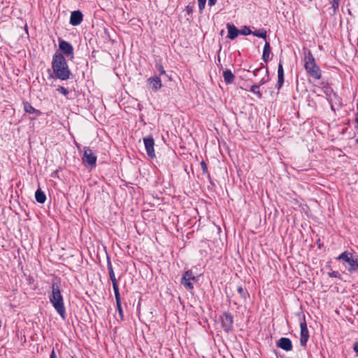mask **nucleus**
Instances as JSON below:
<instances>
[{
  "mask_svg": "<svg viewBox=\"0 0 358 358\" xmlns=\"http://www.w3.org/2000/svg\"><path fill=\"white\" fill-rule=\"evenodd\" d=\"M239 34H242L244 36L250 35L252 34V31L248 27L245 26L243 27V29L239 30Z\"/></svg>",
  "mask_w": 358,
  "mask_h": 358,
  "instance_id": "25",
  "label": "nucleus"
},
{
  "mask_svg": "<svg viewBox=\"0 0 358 358\" xmlns=\"http://www.w3.org/2000/svg\"><path fill=\"white\" fill-rule=\"evenodd\" d=\"M51 288V293L49 296L50 302L60 317L64 320L66 318V308L59 286L57 283L52 282Z\"/></svg>",
  "mask_w": 358,
  "mask_h": 358,
  "instance_id": "2",
  "label": "nucleus"
},
{
  "mask_svg": "<svg viewBox=\"0 0 358 358\" xmlns=\"http://www.w3.org/2000/svg\"><path fill=\"white\" fill-rule=\"evenodd\" d=\"M271 53V47L268 42H266L262 54V59L264 62H267L269 59V55Z\"/></svg>",
  "mask_w": 358,
  "mask_h": 358,
  "instance_id": "17",
  "label": "nucleus"
},
{
  "mask_svg": "<svg viewBox=\"0 0 358 358\" xmlns=\"http://www.w3.org/2000/svg\"><path fill=\"white\" fill-rule=\"evenodd\" d=\"M227 27L228 29V38L231 40H234L238 36L239 30L234 24H228Z\"/></svg>",
  "mask_w": 358,
  "mask_h": 358,
  "instance_id": "14",
  "label": "nucleus"
},
{
  "mask_svg": "<svg viewBox=\"0 0 358 358\" xmlns=\"http://www.w3.org/2000/svg\"><path fill=\"white\" fill-rule=\"evenodd\" d=\"M59 48L66 57H73V48L72 45L62 39L59 40Z\"/></svg>",
  "mask_w": 358,
  "mask_h": 358,
  "instance_id": "7",
  "label": "nucleus"
},
{
  "mask_svg": "<svg viewBox=\"0 0 358 358\" xmlns=\"http://www.w3.org/2000/svg\"><path fill=\"white\" fill-rule=\"evenodd\" d=\"M261 71H264V69L263 68H259V69H257L254 71V75L256 76H257V73L261 72ZM265 72V76L261 79V80L259 81V83L257 84L259 87L261 85H263L264 84L266 83L268 80H269V76H268V69H266L264 71Z\"/></svg>",
  "mask_w": 358,
  "mask_h": 358,
  "instance_id": "15",
  "label": "nucleus"
},
{
  "mask_svg": "<svg viewBox=\"0 0 358 358\" xmlns=\"http://www.w3.org/2000/svg\"><path fill=\"white\" fill-rule=\"evenodd\" d=\"M223 77L225 83L227 84L233 83L235 78L231 71L229 69H227L223 72Z\"/></svg>",
  "mask_w": 358,
  "mask_h": 358,
  "instance_id": "19",
  "label": "nucleus"
},
{
  "mask_svg": "<svg viewBox=\"0 0 358 358\" xmlns=\"http://www.w3.org/2000/svg\"><path fill=\"white\" fill-rule=\"evenodd\" d=\"M206 2V0H198V6L201 11L205 8Z\"/></svg>",
  "mask_w": 358,
  "mask_h": 358,
  "instance_id": "32",
  "label": "nucleus"
},
{
  "mask_svg": "<svg viewBox=\"0 0 358 358\" xmlns=\"http://www.w3.org/2000/svg\"><path fill=\"white\" fill-rule=\"evenodd\" d=\"M35 199L38 203H44L46 200V196L41 189H38L35 192Z\"/></svg>",
  "mask_w": 358,
  "mask_h": 358,
  "instance_id": "18",
  "label": "nucleus"
},
{
  "mask_svg": "<svg viewBox=\"0 0 358 358\" xmlns=\"http://www.w3.org/2000/svg\"><path fill=\"white\" fill-rule=\"evenodd\" d=\"M83 162L90 168H94L96 163V156L89 147L83 148Z\"/></svg>",
  "mask_w": 358,
  "mask_h": 358,
  "instance_id": "6",
  "label": "nucleus"
},
{
  "mask_svg": "<svg viewBox=\"0 0 358 358\" xmlns=\"http://www.w3.org/2000/svg\"><path fill=\"white\" fill-rule=\"evenodd\" d=\"M353 349L358 354V343H355Z\"/></svg>",
  "mask_w": 358,
  "mask_h": 358,
  "instance_id": "40",
  "label": "nucleus"
},
{
  "mask_svg": "<svg viewBox=\"0 0 358 358\" xmlns=\"http://www.w3.org/2000/svg\"><path fill=\"white\" fill-rule=\"evenodd\" d=\"M57 91L64 96H67L69 94V90L62 86L59 87Z\"/></svg>",
  "mask_w": 358,
  "mask_h": 358,
  "instance_id": "26",
  "label": "nucleus"
},
{
  "mask_svg": "<svg viewBox=\"0 0 358 358\" xmlns=\"http://www.w3.org/2000/svg\"><path fill=\"white\" fill-rule=\"evenodd\" d=\"M355 127L358 129V113L356 115L355 122Z\"/></svg>",
  "mask_w": 358,
  "mask_h": 358,
  "instance_id": "38",
  "label": "nucleus"
},
{
  "mask_svg": "<svg viewBox=\"0 0 358 358\" xmlns=\"http://www.w3.org/2000/svg\"><path fill=\"white\" fill-rule=\"evenodd\" d=\"M217 0H208V5L213 6L215 4Z\"/></svg>",
  "mask_w": 358,
  "mask_h": 358,
  "instance_id": "37",
  "label": "nucleus"
},
{
  "mask_svg": "<svg viewBox=\"0 0 358 358\" xmlns=\"http://www.w3.org/2000/svg\"><path fill=\"white\" fill-rule=\"evenodd\" d=\"M261 71H264V69L263 68H259V69H257L254 71V75L256 76H257V73L261 72ZM265 72V76L261 79V80L259 81V83L257 84L259 87L261 85H263L264 84L266 83L268 80H269V76H268V69H266L264 71Z\"/></svg>",
  "mask_w": 358,
  "mask_h": 358,
  "instance_id": "16",
  "label": "nucleus"
},
{
  "mask_svg": "<svg viewBox=\"0 0 358 358\" xmlns=\"http://www.w3.org/2000/svg\"><path fill=\"white\" fill-rule=\"evenodd\" d=\"M116 303H121L120 294L117 284L113 285Z\"/></svg>",
  "mask_w": 358,
  "mask_h": 358,
  "instance_id": "22",
  "label": "nucleus"
},
{
  "mask_svg": "<svg viewBox=\"0 0 358 358\" xmlns=\"http://www.w3.org/2000/svg\"><path fill=\"white\" fill-rule=\"evenodd\" d=\"M198 280V276H196L192 270L185 271L181 278V285L187 290H192L194 289L193 283Z\"/></svg>",
  "mask_w": 358,
  "mask_h": 358,
  "instance_id": "5",
  "label": "nucleus"
},
{
  "mask_svg": "<svg viewBox=\"0 0 358 358\" xmlns=\"http://www.w3.org/2000/svg\"><path fill=\"white\" fill-rule=\"evenodd\" d=\"M300 329H301V333H300V344L301 346H306V343L309 338V333L307 327V324L305 320L303 322H301L300 323Z\"/></svg>",
  "mask_w": 358,
  "mask_h": 358,
  "instance_id": "8",
  "label": "nucleus"
},
{
  "mask_svg": "<svg viewBox=\"0 0 358 358\" xmlns=\"http://www.w3.org/2000/svg\"><path fill=\"white\" fill-rule=\"evenodd\" d=\"M336 259L342 262L343 267L350 273L352 274L358 271V256L354 253L345 251Z\"/></svg>",
  "mask_w": 358,
  "mask_h": 358,
  "instance_id": "3",
  "label": "nucleus"
},
{
  "mask_svg": "<svg viewBox=\"0 0 358 358\" xmlns=\"http://www.w3.org/2000/svg\"><path fill=\"white\" fill-rule=\"evenodd\" d=\"M72 358H74V357H72Z\"/></svg>",
  "mask_w": 358,
  "mask_h": 358,
  "instance_id": "42",
  "label": "nucleus"
},
{
  "mask_svg": "<svg viewBox=\"0 0 358 358\" xmlns=\"http://www.w3.org/2000/svg\"><path fill=\"white\" fill-rule=\"evenodd\" d=\"M284 83V76H278V82L276 87L278 90H280Z\"/></svg>",
  "mask_w": 358,
  "mask_h": 358,
  "instance_id": "28",
  "label": "nucleus"
},
{
  "mask_svg": "<svg viewBox=\"0 0 358 358\" xmlns=\"http://www.w3.org/2000/svg\"><path fill=\"white\" fill-rule=\"evenodd\" d=\"M148 83L154 91L159 90L162 86V80L158 76H153L149 78L148 79Z\"/></svg>",
  "mask_w": 358,
  "mask_h": 358,
  "instance_id": "13",
  "label": "nucleus"
},
{
  "mask_svg": "<svg viewBox=\"0 0 358 358\" xmlns=\"http://www.w3.org/2000/svg\"><path fill=\"white\" fill-rule=\"evenodd\" d=\"M340 0H333V3H332V6L334 9H336L338 8V1Z\"/></svg>",
  "mask_w": 358,
  "mask_h": 358,
  "instance_id": "34",
  "label": "nucleus"
},
{
  "mask_svg": "<svg viewBox=\"0 0 358 358\" xmlns=\"http://www.w3.org/2000/svg\"><path fill=\"white\" fill-rule=\"evenodd\" d=\"M201 166L202 167L203 171L206 172L207 171V165L206 164V163L203 161H202L201 162Z\"/></svg>",
  "mask_w": 358,
  "mask_h": 358,
  "instance_id": "35",
  "label": "nucleus"
},
{
  "mask_svg": "<svg viewBox=\"0 0 358 358\" xmlns=\"http://www.w3.org/2000/svg\"><path fill=\"white\" fill-rule=\"evenodd\" d=\"M329 103H330L331 110H334V103H332V98H331V97H330V98L329 99Z\"/></svg>",
  "mask_w": 358,
  "mask_h": 358,
  "instance_id": "39",
  "label": "nucleus"
},
{
  "mask_svg": "<svg viewBox=\"0 0 358 358\" xmlns=\"http://www.w3.org/2000/svg\"><path fill=\"white\" fill-rule=\"evenodd\" d=\"M156 68L157 71L159 72V75H164L166 73V71L164 69L162 64H157Z\"/></svg>",
  "mask_w": 358,
  "mask_h": 358,
  "instance_id": "33",
  "label": "nucleus"
},
{
  "mask_svg": "<svg viewBox=\"0 0 358 358\" xmlns=\"http://www.w3.org/2000/svg\"><path fill=\"white\" fill-rule=\"evenodd\" d=\"M83 18V13L80 10H74L71 13L70 24L73 26H78L82 22Z\"/></svg>",
  "mask_w": 358,
  "mask_h": 358,
  "instance_id": "11",
  "label": "nucleus"
},
{
  "mask_svg": "<svg viewBox=\"0 0 358 358\" xmlns=\"http://www.w3.org/2000/svg\"><path fill=\"white\" fill-rule=\"evenodd\" d=\"M252 34H253L254 36H257L259 38H262L264 39L266 38V31L263 29H257V30H255V31H252Z\"/></svg>",
  "mask_w": 358,
  "mask_h": 358,
  "instance_id": "23",
  "label": "nucleus"
},
{
  "mask_svg": "<svg viewBox=\"0 0 358 358\" xmlns=\"http://www.w3.org/2000/svg\"><path fill=\"white\" fill-rule=\"evenodd\" d=\"M50 358H57V355L54 349L51 352Z\"/></svg>",
  "mask_w": 358,
  "mask_h": 358,
  "instance_id": "36",
  "label": "nucleus"
},
{
  "mask_svg": "<svg viewBox=\"0 0 358 358\" xmlns=\"http://www.w3.org/2000/svg\"><path fill=\"white\" fill-rule=\"evenodd\" d=\"M116 305H117V309L118 311V314H119L121 320H122L124 319V315H123V310H122V304H121V303H116Z\"/></svg>",
  "mask_w": 358,
  "mask_h": 358,
  "instance_id": "29",
  "label": "nucleus"
},
{
  "mask_svg": "<svg viewBox=\"0 0 358 358\" xmlns=\"http://www.w3.org/2000/svg\"><path fill=\"white\" fill-rule=\"evenodd\" d=\"M333 96L335 98V99L339 101V97L336 93L333 92Z\"/></svg>",
  "mask_w": 358,
  "mask_h": 358,
  "instance_id": "41",
  "label": "nucleus"
},
{
  "mask_svg": "<svg viewBox=\"0 0 358 358\" xmlns=\"http://www.w3.org/2000/svg\"><path fill=\"white\" fill-rule=\"evenodd\" d=\"M250 92L257 94L259 98H262V94L259 91V86L257 84L253 85L250 88Z\"/></svg>",
  "mask_w": 358,
  "mask_h": 358,
  "instance_id": "24",
  "label": "nucleus"
},
{
  "mask_svg": "<svg viewBox=\"0 0 358 358\" xmlns=\"http://www.w3.org/2000/svg\"><path fill=\"white\" fill-rule=\"evenodd\" d=\"M24 109L26 113L32 114L36 113L37 115L41 114L39 110H36L29 103L26 102L24 103Z\"/></svg>",
  "mask_w": 358,
  "mask_h": 358,
  "instance_id": "21",
  "label": "nucleus"
},
{
  "mask_svg": "<svg viewBox=\"0 0 358 358\" xmlns=\"http://www.w3.org/2000/svg\"><path fill=\"white\" fill-rule=\"evenodd\" d=\"M221 324L225 331H229L233 326V317L228 313H224L221 316Z\"/></svg>",
  "mask_w": 358,
  "mask_h": 358,
  "instance_id": "10",
  "label": "nucleus"
},
{
  "mask_svg": "<svg viewBox=\"0 0 358 358\" xmlns=\"http://www.w3.org/2000/svg\"><path fill=\"white\" fill-rule=\"evenodd\" d=\"M143 142H144L147 155L152 159L155 157V149H154V145H155L154 139L151 136L145 137L143 138Z\"/></svg>",
  "mask_w": 358,
  "mask_h": 358,
  "instance_id": "9",
  "label": "nucleus"
},
{
  "mask_svg": "<svg viewBox=\"0 0 358 358\" xmlns=\"http://www.w3.org/2000/svg\"><path fill=\"white\" fill-rule=\"evenodd\" d=\"M278 76H284V70L281 62L279 63L278 67Z\"/></svg>",
  "mask_w": 358,
  "mask_h": 358,
  "instance_id": "31",
  "label": "nucleus"
},
{
  "mask_svg": "<svg viewBox=\"0 0 358 358\" xmlns=\"http://www.w3.org/2000/svg\"><path fill=\"white\" fill-rule=\"evenodd\" d=\"M328 275L331 278H341V274L339 273L338 271H333L331 272H329L328 273Z\"/></svg>",
  "mask_w": 358,
  "mask_h": 358,
  "instance_id": "30",
  "label": "nucleus"
},
{
  "mask_svg": "<svg viewBox=\"0 0 358 358\" xmlns=\"http://www.w3.org/2000/svg\"><path fill=\"white\" fill-rule=\"evenodd\" d=\"M52 68L56 78L61 80H67L71 76L64 56L59 52H56L52 60Z\"/></svg>",
  "mask_w": 358,
  "mask_h": 358,
  "instance_id": "1",
  "label": "nucleus"
},
{
  "mask_svg": "<svg viewBox=\"0 0 358 358\" xmlns=\"http://www.w3.org/2000/svg\"><path fill=\"white\" fill-rule=\"evenodd\" d=\"M303 62L304 68L308 74L315 79H320L322 77L321 70L315 63V58L310 50H308L305 52Z\"/></svg>",
  "mask_w": 358,
  "mask_h": 358,
  "instance_id": "4",
  "label": "nucleus"
},
{
  "mask_svg": "<svg viewBox=\"0 0 358 358\" xmlns=\"http://www.w3.org/2000/svg\"><path fill=\"white\" fill-rule=\"evenodd\" d=\"M107 267L108 269L110 279L112 281L113 285L117 284V281L115 275V273H114V271H113V268L112 266V264L109 261L108 262Z\"/></svg>",
  "mask_w": 358,
  "mask_h": 358,
  "instance_id": "20",
  "label": "nucleus"
},
{
  "mask_svg": "<svg viewBox=\"0 0 358 358\" xmlns=\"http://www.w3.org/2000/svg\"><path fill=\"white\" fill-rule=\"evenodd\" d=\"M237 290H238V292L241 296V297H243V299H246L247 295H248L247 291H245L241 286H239L237 288Z\"/></svg>",
  "mask_w": 358,
  "mask_h": 358,
  "instance_id": "27",
  "label": "nucleus"
},
{
  "mask_svg": "<svg viewBox=\"0 0 358 358\" xmlns=\"http://www.w3.org/2000/svg\"><path fill=\"white\" fill-rule=\"evenodd\" d=\"M278 347L285 350L290 351L292 349V343L289 338H281L278 340L277 343Z\"/></svg>",
  "mask_w": 358,
  "mask_h": 358,
  "instance_id": "12",
  "label": "nucleus"
}]
</instances>
